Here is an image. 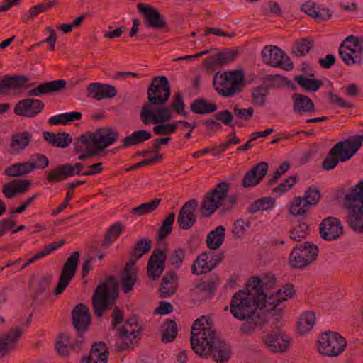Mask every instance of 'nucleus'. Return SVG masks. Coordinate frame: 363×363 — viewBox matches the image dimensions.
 I'll list each match as a JSON object with an SVG mask.
<instances>
[{"instance_id": "f257e3e1", "label": "nucleus", "mask_w": 363, "mask_h": 363, "mask_svg": "<svg viewBox=\"0 0 363 363\" xmlns=\"http://www.w3.org/2000/svg\"><path fill=\"white\" fill-rule=\"evenodd\" d=\"M119 138V133L111 127H102L95 132L87 131L77 138L74 150L79 153L78 159L113 157L122 146L109 148Z\"/></svg>"}, {"instance_id": "f03ea898", "label": "nucleus", "mask_w": 363, "mask_h": 363, "mask_svg": "<svg viewBox=\"0 0 363 363\" xmlns=\"http://www.w3.org/2000/svg\"><path fill=\"white\" fill-rule=\"evenodd\" d=\"M169 96L170 85L167 78L164 76L155 77L147 89L148 102L143 106L140 111V119L145 125L166 122L172 118L169 107H155L164 104Z\"/></svg>"}, {"instance_id": "7ed1b4c3", "label": "nucleus", "mask_w": 363, "mask_h": 363, "mask_svg": "<svg viewBox=\"0 0 363 363\" xmlns=\"http://www.w3.org/2000/svg\"><path fill=\"white\" fill-rule=\"evenodd\" d=\"M259 284V279L253 277L247 281V291L240 290L232 297L230 309L235 318L240 321L251 319L257 315V307L264 308V303L256 295Z\"/></svg>"}, {"instance_id": "20e7f679", "label": "nucleus", "mask_w": 363, "mask_h": 363, "mask_svg": "<svg viewBox=\"0 0 363 363\" xmlns=\"http://www.w3.org/2000/svg\"><path fill=\"white\" fill-rule=\"evenodd\" d=\"M229 187L228 183L221 182L204 195L200 206L202 217H210L221 207L223 211H229L233 208L236 203V197L234 195H228Z\"/></svg>"}, {"instance_id": "39448f33", "label": "nucleus", "mask_w": 363, "mask_h": 363, "mask_svg": "<svg viewBox=\"0 0 363 363\" xmlns=\"http://www.w3.org/2000/svg\"><path fill=\"white\" fill-rule=\"evenodd\" d=\"M72 322L74 329L77 333L76 341H71V337L68 333H63L59 336L57 342L69 345L70 348L79 347L84 342L82 335L86 332L89 328L91 316L89 308L83 303L77 305L72 312Z\"/></svg>"}, {"instance_id": "423d86ee", "label": "nucleus", "mask_w": 363, "mask_h": 363, "mask_svg": "<svg viewBox=\"0 0 363 363\" xmlns=\"http://www.w3.org/2000/svg\"><path fill=\"white\" fill-rule=\"evenodd\" d=\"M244 79L242 70L218 72L213 77V85L218 94L230 97L242 91Z\"/></svg>"}, {"instance_id": "0eeeda50", "label": "nucleus", "mask_w": 363, "mask_h": 363, "mask_svg": "<svg viewBox=\"0 0 363 363\" xmlns=\"http://www.w3.org/2000/svg\"><path fill=\"white\" fill-rule=\"evenodd\" d=\"M345 203L349 209V225L354 231L363 233V181L345 196Z\"/></svg>"}, {"instance_id": "6e6552de", "label": "nucleus", "mask_w": 363, "mask_h": 363, "mask_svg": "<svg viewBox=\"0 0 363 363\" xmlns=\"http://www.w3.org/2000/svg\"><path fill=\"white\" fill-rule=\"evenodd\" d=\"M204 342L195 345L192 349L202 357H211L216 362H227L232 354L231 347L225 341L216 337V333L210 336Z\"/></svg>"}, {"instance_id": "1a4fd4ad", "label": "nucleus", "mask_w": 363, "mask_h": 363, "mask_svg": "<svg viewBox=\"0 0 363 363\" xmlns=\"http://www.w3.org/2000/svg\"><path fill=\"white\" fill-rule=\"evenodd\" d=\"M317 343L319 352L328 357L338 356L347 346V341L343 337L337 333L331 331L322 333Z\"/></svg>"}, {"instance_id": "9d476101", "label": "nucleus", "mask_w": 363, "mask_h": 363, "mask_svg": "<svg viewBox=\"0 0 363 363\" xmlns=\"http://www.w3.org/2000/svg\"><path fill=\"white\" fill-rule=\"evenodd\" d=\"M363 144V135H354L337 142L325 159H351Z\"/></svg>"}, {"instance_id": "9b49d317", "label": "nucleus", "mask_w": 363, "mask_h": 363, "mask_svg": "<svg viewBox=\"0 0 363 363\" xmlns=\"http://www.w3.org/2000/svg\"><path fill=\"white\" fill-rule=\"evenodd\" d=\"M318 252L317 246L306 242L304 245L292 249L289 257V264L292 268L302 269L316 259Z\"/></svg>"}, {"instance_id": "f8f14e48", "label": "nucleus", "mask_w": 363, "mask_h": 363, "mask_svg": "<svg viewBox=\"0 0 363 363\" xmlns=\"http://www.w3.org/2000/svg\"><path fill=\"white\" fill-rule=\"evenodd\" d=\"M141 328L138 325V318L133 317L125 322L118 331V340L116 342V350L119 352L130 348L133 340L140 339Z\"/></svg>"}, {"instance_id": "ddd939ff", "label": "nucleus", "mask_w": 363, "mask_h": 363, "mask_svg": "<svg viewBox=\"0 0 363 363\" xmlns=\"http://www.w3.org/2000/svg\"><path fill=\"white\" fill-rule=\"evenodd\" d=\"M295 291L294 287L291 284H286L283 286L282 288L272 292L270 296H267L266 310L269 312L268 315L275 316V320L279 321L281 319V313L282 309L277 308V306L284 301L291 298L294 294Z\"/></svg>"}, {"instance_id": "4468645a", "label": "nucleus", "mask_w": 363, "mask_h": 363, "mask_svg": "<svg viewBox=\"0 0 363 363\" xmlns=\"http://www.w3.org/2000/svg\"><path fill=\"white\" fill-rule=\"evenodd\" d=\"M263 62L274 67H281L286 70L293 69L290 58L278 47L267 45L262 51Z\"/></svg>"}, {"instance_id": "2eb2a0df", "label": "nucleus", "mask_w": 363, "mask_h": 363, "mask_svg": "<svg viewBox=\"0 0 363 363\" xmlns=\"http://www.w3.org/2000/svg\"><path fill=\"white\" fill-rule=\"evenodd\" d=\"M80 257V253L77 251L74 252L65 261L59 277L57 285L54 291L56 295L63 293L69 285V282L74 277Z\"/></svg>"}, {"instance_id": "dca6fc26", "label": "nucleus", "mask_w": 363, "mask_h": 363, "mask_svg": "<svg viewBox=\"0 0 363 363\" xmlns=\"http://www.w3.org/2000/svg\"><path fill=\"white\" fill-rule=\"evenodd\" d=\"M116 297L111 295L110 289L105 282L99 284L93 294L92 302L94 313L101 317L104 313L115 303Z\"/></svg>"}, {"instance_id": "f3484780", "label": "nucleus", "mask_w": 363, "mask_h": 363, "mask_svg": "<svg viewBox=\"0 0 363 363\" xmlns=\"http://www.w3.org/2000/svg\"><path fill=\"white\" fill-rule=\"evenodd\" d=\"M84 168V164L81 162H77L74 164L71 163L60 164L46 172V179L50 183H57L69 177L82 174Z\"/></svg>"}, {"instance_id": "a211bd4d", "label": "nucleus", "mask_w": 363, "mask_h": 363, "mask_svg": "<svg viewBox=\"0 0 363 363\" xmlns=\"http://www.w3.org/2000/svg\"><path fill=\"white\" fill-rule=\"evenodd\" d=\"M167 254L165 250L155 249L147 264V276L149 279L157 280L162 274L165 268Z\"/></svg>"}, {"instance_id": "6ab92c4d", "label": "nucleus", "mask_w": 363, "mask_h": 363, "mask_svg": "<svg viewBox=\"0 0 363 363\" xmlns=\"http://www.w3.org/2000/svg\"><path fill=\"white\" fill-rule=\"evenodd\" d=\"M45 107L43 101L27 98L19 101L13 108L16 115L26 118H34L42 112Z\"/></svg>"}, {"instance_id": "aec40b11", "label": "nucleus", "mask_w": 363, "mask_h": 363, "mask_svg": "<svg viewBox=\"0 0 363 363\" xmlns=\"http://www.w3.org/2000/svg\"><path fill=\"white\" fill-rule=\"evenodd\" d=\"M198 208V201L191 199L181 208L177 216V223L182 230L191 229L196 223L195 211Z\"/></svg>"}, {"instance_id": "412c9836", "label": "nucleus", "mask_w": 363, "mask_h": 363, "mask_svg": "<svg viewBox=\"0 0 363 363\" xmlns=\"http://www.w3.org/2000/svg\"><path fill=\"white\" fill-rule=\"evenodd\" d=\"M48 165L49 160L18 162L6 168L4 173L10 177H18L28 174L37 169H45Z\"/></svg>"}, {"instance_id": "4be33fe9", "label": "nucleus", "mask_w": 363, "mask_h": 363, "mask_svg": "<svg viewBox=\"0 0 363 363\" xmlns=\"http://www.w3.org/2000/svg\"><path fill=\"white\" fill-rule=\"evenodd\" d=\"M208 325V320L205 316L196 319L192 325L191 333V345L192 347L201 342H204L208 338L216 333Z\"/></svg>"}, {"instance_id": "5701e85b", "label": "nucleus", "mask_w": 363, "mask_h": 363, "mask_svg": "<svg viewBox=\"0 0 363 363\" xmlns=\"http://www.w3.org/2000/svg\"><path fill=\"white\" fill-rule=\"evenodd\" d=\"M139 12L143 16L148 27L162 29L167 27L164 16L158 10L145 3H139L137 5Z\"/></svg>"}, {"instance_id": "b1692460", "label": "nucleus", "mask_w": 363, "mask_h": 363, "mask_svg": "<svg viewBox=\"0 0 363 363\" xmlns=\"http://www.w3.org/2000/svg\"><path fill=\"white\" fill-rule=\"evenodd\" d=\"M238 55L236 50H225L206 58L203 62L208 70H213L233 62Z\"/></svg>"}, {"instance_id": "393cba45", "label": "nucleus", "mask_w": 363, "mask_h": 363, "mask_svg": "<svg viewBox=\"0 0 363 363\" xmlns=\"http://www.w3.org/2000/svg\"><path fill=\"white\" fill-rule=\"evenodd\" d=\"M320 233L323 239L334 240L342 234V226L337 218L328 217L320 224Z\"/></svg>"}, {"instance_id": "a878e982", "label": "nucleus", "mask_w": 363, "mask_h": 363, "mask_svg": "<svg viewBox=\"0 0 363 363\" xmlns=\"http://www.w3.org/2000/svg\"><path fill=\"white\" fill-rule=\"evenodd\" d=\"M290 342V337L281 331H274L264 339L267 347L272 352H284Z\"/></svg>"}, {"instance_id": "bb28decb", "label": "nucleus", "mask_w": 363, "mask_h": 363, "mask_svg": "<svg viewBox=\"0 0 363 363\" xmlns=\"http://www.w3.org/2000/svg\"><path fill=\"white\" fill-rule=\"evenodd\" d=\"M66 85L67 82L64 79L46 82L30 89L28 91V95L30 96H41L45 94L60 92L66 88Z\"/></svg>"}, {"instance_id": "cd10ccee", "label": "nucleus", "mask_w": 363, "mask_h": 363, "mask_svg": "<svg viewBox=\"0 0 363 363\" xmlns=\"http://www.w3.org/2000/svg\"><path fill=\"white\" fill-rule=\"evenodd\" d=\"M87 96L96 100L106 98H113L116 95L115 86L109 84H103L99 82L91 83L87 86Z\"/></svg>"}, {"instance_id": "c85d7f7f", "label": "nucleus", "mask_w": 363, "mask_h": 363, "mask_svg": "<svg viewBox=\"0 0 363 363\" xmlns=\"http://www.w3.org/2000/svg\"><path fill=\"white\" fill-rule=\"evenodd\" d=\"M268 167V164L265 162L258 163L245 174L242 185L244 187H249L258 184L266 175Z\"/></svg>"}, {"instance_id": "c756f323", "label": "nucleus", "mask_w": 363, "mask_h": 363, "mask_svg": "<svg viewBox=\"0 0 363 363\" xmlns=\"http://www.w3.org/2000/svg\"><path fill=\"white\" fill-rule=\"evenodd\" d=\"M301 10L318 22L330 18L332 12L328 9L320 8L315 3L308 0L301 6Z\"/></svg>"}, {"instance_id": "7c9ffc66", "label": "nucleus", "mask_w": 363, "mask_h": 363, "mask_svg": "<svg viewBox=\"0 0 363 363\" xmlns=\"http://www.w3.org/2000/svg\"><path fill=\"white\" fill-rule=\"evenodd\" d=\"M108 351L103 342L94 343L90 350L89 355L82 358V363H106Z\"/></svg>"}, {"instance_id": "2f4dec72", "label": "nucleus", "mask_w": 363, "mask_h": 363, "mask_svg": "<svg viewBox=\"0 0 363 363\" xmlns=\"http://www.w3.org/2000/svg\"><path fill=\"white\" fill-rule=\"evenodd\" d=\"M22 335L21 329L12 328L9 333L0 336V358L13 350Z\"/></svg>"}, {"instance_id": "473e14b6", "label": "nucleus", "mask_w": 363, "mask_h": 363, "mask_svg": "<svg viewBox=\"0 0 363 363\" xmlns=\"http://www.w3.org/2000/svg\"><path fill=\"white\" fill-rule=\"evenodd\" d=\"M291 99L294 102L293 109L299 115L315 112L314 103L307 96L295 93L292 94Z\"/></svg>"}, {"instance_id": "72a5a7b5", "label": "nucleus", "mask_w": 363, "mask_h": 363, "mask_svg": "<svg viewBox=\"0 0 363 363\" xmlns=\"http://www.w3.org/2000/svg\"><path fill=\"white\" fill-rule=\"evenodd\" d=\"M43 138L50 145L59 148H66L72 143V138L70 134L62 133H52L44 131L43 133Z\"/></svg>"}, {"instance_id": "f704fd0d", "label": "nucleus", "mask_w": 363, "mask_h": 363, "mask_svg": "<svg viewBox=\"0 0 363 363\" xmlns=\"http://www.w3.org/2000/svg\"><path fill=\"white\" fill-rule=\"evenodd\" d=\"M133 262H128L121 274V284L123 291L128 293L133 289L137 281V274Z\"/></svg>"}, {"instance_id": "c9c22d12", "label": "nucleus", "mask_w": 363, "mask_h": 363, "mask_svg": "<svg viewBox=\"0 0 363 363\" xmlns=\"http://www.w3.org/2000/svg\"><path fill=\"white\" fill-rule=\"evenodd\" d=\"M177 275L176 272L171 271L165 274L162 279L160 286L161 297L167 298L176 292L177 288Z\"/></svg>"}, {"instance_id": "e433bc0d", "label": "nucleus", "mask_w": 363, "mask_h": 363, "mask_svg": "<svg viewBox=\"0 0 363 363\" xmlns=\"http://www.w3.org/2000/svg\"><path fill=\"white\" fill-rule=\"evenodd\" d=\"M29 81V78L25 75L6 76L0 81V94L8 89H21Z\"/></svg>"}, {"instance_id": "4c0bfd02", "label": "nucleus", "mask_w": 363, "mask_h": 363, "mask_svg": "<svg viewBox=\"0 0 363 363\" xmlns=\"http://www.w3.org/2000/svg\"><path fill=\"white\" fill-rule=\"evenodd\" d=\"M210 255L209 252H205L196 258L191 268L192 274L201 275L213 269Z\"/></svg>"}, {"instance_id": "58836bf2", "label": "nucleus", "mask_w": 363, "mask_h": 363, "mask_svg": "<svg viewBox=\"0 0 363 363\" xmlns=\"http://www.w3.org/2000/svg\"><path fill=\"white\" fill-rule=\"evenodd\" d=\"M225 238V228L223 225L217 226L206 236V245L210 250H217L223 245Z\"/></svg>"}, {"instance_id": "ea45409f", "label": "nucleus", "mask_w": 363, "mask_h": 363, "mask_svg": "<svg viewBox=\"0 0 363 363\" xmlns=\"http://www.w3.org/2000/svg\"><path fill=\"white\" fill-rule=\"evenodd\" d=\"M32 134L25 131L13 134L11 138V150L13 153H19L29 144Z\"/></svg>"}, {"instance_id": "a19ab883", "label": "nucleus", "mask_w": 363, "mask_h": 363, "mask_svg": "<svg viewBox=\"0 0 363 363\" xmlns=\"http://www.w3.org/2000/svg\"><path fill=\"white\" fill-rule=\"evenodd\" d=\"M311 207L302 196L294 197L289 203V211L294 216L305 218Z\"/></svg>"}, {"instance_id": "79ce46f5", "label": "nucleus", "mask_w": 363, "mask_h": 363, "mask_svg": "<svg viewBox=\"0 0 363 363\" xmlns=\"http://www.w3.org/2000/svg\"><path fill=\"white\" fill-rule=\"evenodd\" d=\"M241 328L240 331L245 335L252 334L257 325H263L267 323L266 315L264 312L257 313L251 319L245 320Z\"/></svg>"}, {"instance_id": "37998d69", "label": "nucleus", "mask_w": 363, "mask_h": 363, "mask_svg": "<svg viewBox=\"0 0 363 363\" xmlns=\"http://www.w3.org/2000/svg\"><path fill=\"white\" fill-rule=\"evenodd\" d=\"M259 280L260 284L257 287V292L256 293V295L258 299H260L264 303V308H267V296H270L272 293L270 291L274 286L275 278L273 277H266Z\"/></svg>"}, {"instance_id": "c03bdc74", "label": "nucleus", "mask_w": 363, "mask_h": 363, "mask_svg": "<svg viewBox=\"0 0 363 363\" xmlns=\"http://www.w3.org/2000/svg\"><path fill=\"white\" fill-rule=\"evenodd\" d=\"M190 108L195 113L207 114L215 112L217 109V105L203 98H199L195 99L191 104Z\"/></svg>"}, {"instance_id": "a18cd8bd", "label": "nucleus", "mask_w": 363, "mask_h": 363, "mask_svg": "<svg viewBox=\"0 0 363 363\" xmlns=\"http://www.w3.org/2000/svg\"><path fill=\"white\" fill-rule=\"evenodd\" d=\"M355 51L353 48L347 45L345 43H342L339 48V55L342 61L347 65H359L362 62V58L358 55H354Z\"/></svg>"}, {"instance_id": "49530a36", "label": "nucleus", "mask_w": 363, "mask_h": 363, "mask_svg": "<svg viewBox=\"0 0 363 363\" xmlns=\"http://www.w3.org/2000/svg\"><path fill=\"white\" fill-rule=\"evenodd\" d=\"M151 138V133L145 130L134 131L131 135L123 139V147H130L147 140Z\"/></svg>"}, {"instance_id": "de8ad7c7", "label": "nucleus", "mask_w": 363, "mask_h": 363, "mask_svg": "<svg viewBox=\"0 0 363 363\" xmlns=\"http://www.w3.org/2000/svg\"><path fill=\"white\" fill-rule=\"evenodd\" d=\"M315 315L313 312L306 311L301 314L297 323V330L300 334L309 332L315 323Z\"/></svg>"}, {"instance_id": "09e8293b", "label": "nucleus", "mask_w": 363, "mask_h": 363, "mask_svg": "<svg viewBox=\"0 0 363 363\" xmlns=\"http://www.w3.org/2000/svg\"><path fill=\"white\" fill-rule=\"evenodd\" d=\"M240 140L237 137H234L232 139H230L227 143L220 145L218 147H213V148H204L201 150L196 151L193 153L192 157H200L205 156L207 153H211V155L212 157H217L218 156L220 152L225 151V150L228 147L230 144H238L239 143Z\"/></svg>"}, {"instance_id": "8fccbe9b", "label": "nucleus", "mask_w": 363, "mask_h": 363, "mask_svg": "<svg viewBox=\"0 0 363 363\" xmlns=\"http://www.w3.org/2000/svg\"><path fill=\"white\" fill-rule=\"evenodd\" d=\"M124 226L121 223H115L110 226L102 241L101 246L108 248L121 235Z\"/></svg>"}, {"instance_id": "3c124183", "label": "nucleus", "mask_w": 363, "mask_h": 363, "mask_svg": "<svg viewBox=\"0 0 363 363\" xmlns=\"http://www.w3.org/2000/svg\"><path fill=\"white\" fill-rule=\"evenodd\" d=\"M162 201L161 199H155L152 201L142 203L131 210V213L135 216H141L155 211Z\"/></svg>"}, {"instance_id": "603ef678", "label": "nucleus", "mask_w": 363, "mask_h": 363, "mask_svg": "<svg viewBox=\"0 0 363 363\" xmlns=\"http://www.w3.org/2000/svg\"><path fill=\"white\" fill-rule=\"evenodd\" d=\"M163 333L161 340L164 343L172 342L177 335V325L172 320H167L162 326Z\"/></svg>"}, {"instance_id": "864d4df0", "label": "nucleus", "mask_w": 363, "mask_h": 363, "mask_svg": "<svg viewBox=\"0 0 363 363\" xmlns=\"http://www.w3.org/2000/svg\"><path fill=\"white\" fill-rule=\"evenodd\" d=\"M294 80L306 91H316L323 84L320 80L309 79L303 75L296 76Z\"/></svg>"}, {"instance_id": "5fc2aeb1", "label": "nucleus", "mask_w": 363, "mask_h": 363, "mask_svg": "<svg viewBox=\"0 0 363 363\" xmlns=\"http://www.w3.org/2000/svg\"><path fill=\"white\" fill-rule=\"evenodd\" d=\"M175 220V213L171 212L163 220L162 225L157 231V238L160 240H162L167 238L173 229V224Z\"/></svg>"}, {"instance_id": "6e6d98bb", "label": "nucleus", "mask_w": 363, "mask_h": 363, "mask_svg": "<svg viewBox=\"0 0 363 363\" xmlns=\"http://www.w3.org/2000/svg\"><path fill=\"white\" fill-rule=\"evenodd\" d=\"M152 244V242L149 238H143L139 240L135 245L131 259L138 260L141 258L143 255L150 250Z\"/></svg>"}, {"instance_id": "4d7b16f0", "label": "nucleus", "mask_w": 363, "mask_h": 363, "mask_svg": "<svg viewBox=\"0 0 363 363\" xmlns=\"http://www.w3.org/2000/svg\"><path fill=\"white\" fill-rule=\"evenodd\" d=\"M56 3V1H49L48 2L41 3L31 7L28 15L23 18V21L27 22L30 19H33L40 13L45 12L48 9L53 7Z\"/></svg>"}, {"instance_id": "13d9d810", "label": "nucleus", "mask_w": 363, "mask_h": 363, "mask_svg": "<svg viewBox=\"0 0 363 363\" xmlns=\"http://www.w3.org/2000/svg\"><path fill=\"white\" fill-rule=\"evenodd\" d=\"M85 182V181L78 180L67 184L68 191L67 192L65 201L59 205L55 210L52 211V215L55 216L64 211V209L67 206L69 201L72 199V188L77 187L84 184Z\"/></svg>"}, {"instance_id": "bf43d9fd", "label": "nucleus", "mask_w": 363, "mask_h": 363, "mask_svg": "<svg viewBox=\"0 0 363 363\" xmlns=\"http://www.w3.org/2000/svg\"><path fill=\"white\" fill-rule=\"evenodd\" d=\"M52 280L51 274H45L41 277L37 282L36 289L33 293V298L37 299L40 296L45 294L49 289Z\"/></svg>"}, {"instance_id": "052dcab7", "label": "nucleus", "mask_w": 363, "mask_h": 363, "mask_svg": "<svg viewBox=\"0 0 363 363\" xmlns=\"http://www.w3.org/2000/svg\"><path fill=\"white\" fill-rule=\"evenodd\" d=\"M313 46V43L312 41L303 38L294 44L292 53L298 57L304 56L308 53Z\"/></svg>"}, {"instance_id": "680f3d73", "label": "nucleus", "mask_w": 363, "mask_h": 363, "mask_svg": "<svg viewBox=\"0 0 363 363\" xmlns=\"http://www.w3.org/2000/svg\"><path fill=\"white\" fill-rule=\"evenodd\" d=\"M65 243V240L62 239L58 240L57 242H52L45 246L44 248L35 254L31 259L35 262L38 259L48 255L51 252L55 251L58 248L62 247Z\"/></svg>"}, {"instance_id": "e2e57ef3", "label": "nucleus", "mask_w": 363, "mask_h": 363, "mask_svg": "<svg viewBox=\"0 0 363 363\" xmlns=\"http://www.w3.org/2000/svg\"><path fill=\"white\" fill-rule=\"evenodd\" d=\"M308 234V226L306 223H301L290 231V239L295 242H300L306 238Z\"/></svg>"}, {"instance_id": "0e129e2a", "label": "nucleus", "mask_w": 363, "mask_h": 363, "mask_svg": "<svg viewBox=\"0 0 363 363\" xmlns=\"http://www.w3.org/2000/svg\"><path fill=\"white\" fill-rule=\"evenodd\" d=\"M267 94L268 89L267 86H259L255 88L252 91L253 103L258 105L259 106H264Z\"/></svg>"}, {"instance_id": "69168bd1", "label": "nucleus", "mask_w": 363, "mask_h": 363, "mask_svg": "<svg viewBox=\"0 0 363 363\" xmlns=\"http://www.w3.org/2000/svg\"><path fill=\"white\" fill-rule=\"evenodd\" d=\"M303 199L308 203L309 206H315L320 199V191L318 188L309 186L305 191Z\"/></svg>"}, {"instance_id": "338daca9", "label": "nucleus", "mask_w": 363, "mask_h": 363, "mask_svg": "<svg viewBox=\"0 0 363 363\" xmlns=\"http://www.w3.org/2000/svg\"><path fill=\"white\" fill-rule=\"evenodd\" d=\"M218 282L216 278H211L206 281H201L196 285V289L198 291L206 292L212 294L216 290Z\"/></svg>"}, {"instance_id": "774afa93", "label": "nucleus", "mask_w": 363, "mask_h": 363, "mask_svg": "<svg viewBox=\"0 0 363 363\" xmlns=\"http://www.w3.org/2000/svg\"><path fill=\"white\" fill-rule=\"evenodd\" d=\"M186 256V250L184 248L175 249L169 256L171 265L179 269L182 266Z\"/></svg>"}]
</instances>
